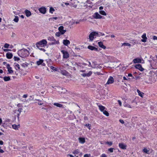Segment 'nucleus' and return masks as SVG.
<instances>
[{"label":"nucleus","mask_w":157,"mask_h":157,"mask_svg":"<svg viewBox=\"0 0 157 157\" xmlns=\"http://www.w3.org/2000/svg\"><path fill=\"white\" fill-rule=\"evenodd\" d=\"M19 56L22 58L28 56L29 54V51L26 49L23 48L19 50L17 52Z\"/></svg>","instance_id":"nucleus-1"},{"label":"nucleus","mask_w":157,"mask_h":157,"mask_svg":"<svg viewBox=\"0 0 157 157\" xmlns=\"http://www.w3.org/2000/svg\"><path fill=\"white\" fill-rule=\"evenodd\" d=\"M47 41L45 40H43L36 43V45L37 48L44 47L47 44Z\"/></svg>","instance_id":"nucleus-2"},{"label":"nucleus","mask_w":157,"mask_h":157,"mask_svg":"<svg viewBox=\"0 0 157 157\" xmlns=\"http://www.w3.org/2000/svg\"><path fill=\"white\" fill-rule=\"evenodd\" d=\"M61 52L63 54V57L64 59H67L69 56V54L67 51L63 50L61 51Z\"/></svg>","instance_id":"nucleus-3"},{"label":"nucleus","mask_w":157,"mask_h":157,"mask_svg":"<svg viewBox=\"0 0 157 157\" xmlns=\"http://www.w3.org/2000/svg\"><path fill=\"white\" fill-rule=\"evenodd\" d=\"M87 48L89 49L90 50H91L92 51L94 50L96 51H99L98 47L97 48H96L94 46H93L91 45L88 46L87 47Z\"/></svg>","instance_id":"nucleus-4"},{"label":"nucleus","mask_w":157,"mask_h":157,"mask_svg":"<svg viewBox=\"0 0 157 157\" xmlns=\"http://www.w3.org/2000/svg\"><path fill=\"white\" fill-rule=\"evenodd\" d=\"M39 10L40 13L44 14L46 13V9L45 7L42 6L39 9Z\"/></svg>","instance_id":"nucleus-5"},{"label":"nucleus","mask_w":157,"mask_h":157,"mask_svg":"<svg viewBox=\"0 0 157 157\" xmlns=\"http://www.w3.org/2000/svg\"><path fill=\"white\" fill-rule=\"evenodd\" d=\"M119 146L120 148L122 149L125 150L126 149L127 145L123 143H119Z\"/></svg>","instance_id":"nucleus-6"},{"label":"nucleus","mask_w":157,"mask_h":157,"mask_svg":"<svg viewBox=\"0 0 157 157\" xmlns=\"http://www.w3.org/2000/svg\"><path fill=\"white\" fill-rule=\"evenodd\" d=\"M63 27L62 26H61L59 27L58 30L61 33V34H63L66 31V30H63Z\"/></svg>","instance_id":"nucleus-7"},{"label":"nucleus","mask_w":157,"mask_h":157,"mask_svg":"<svg viewBox=\"0 0 157 157\" xmlns=\"http://www.w3.org/2000/svg\"><path fill=\"white\" fill-rule=\"evenodd\" d=\"M95 36L94 32H93L90 33L89 36V39L90 41H92L93 40L94 38V36Z\"/></svg>","instance_id":"nucleus-8"},{"label":"nucleus","mask_w":157,"mask_h":157,"mask_svg":"<svg viewBox=\"0 0 157 157\" xmlns=\"http://www.w3.org/2000/svg\"><path fill=\"white\" fill-rule=\"evenodd\" d=\"M93 17L95 19H100L102 17L97 12L94 13L93 15Z\"/></svg>","instance_id":"nucleus-9"},{"label":"nucleus","mask_w":157,"mask_h":157,"mask_svg":"<svg viewBox=\"0 0 157 157\" xmlns=\"http://www.w3.org/2000/svg\"><path fill=\"white\" fill-rule=\"evenodd\" d=\"M114 82V79L112 76H110L106 84H109L113 83Z\"/></svg>","instance_id":"nucleus-10"},{"label":"nucleus","mask_w":157,"mask_h":157,"mask_svg":"<svg viewBox=\"0 0 157 157\" xmlns=\"http://www.w3.org/2000/svg\"><path fill=\"white\" fill-rule=\"evenodd\" d=\"M92 74V72L91 71H90L88 73H83L81 74V75L83 77H89Z\"/></svg>","instance_id":"nucleus-11"},{"label":"nucleus","mask_w":157,"mask_h":157,"mask_svg":"<svg viewBox=\"0 0 157 157\" xmlns=\"http://www.w3.org/2000/svg\"><path fill=\"white\" fill-rule=\"evenodd\" d=\"M135 67L141 71H143L144 70V68L142 67V65L140 64L136 65Z\"/></svg>","instance_id":"nucleus-12"},{"label":"nucleus","mask_w":157,"mask_h":157,"mask_svg":"<svg viewBox=\"0 0 157 157\" xmlns=\"http://www.w3.org/2000/svg\"><path fill=\"white\" fill-rule=\"evenodd\" d=\"M146 36V35L145 33H144L143 35L141 37L143 39L141 40V41L143 42H146L147 38Z\"/></svg>","instance_id":"nucleus-13"},{"label":"nucleus","mask_w":157,"mask_h":157,"mask_svg":"<svg viewBox=\"0 0 157 157\" xmlns=\"http://www.w3.org/2000/svg\"><path fill=\"white\" fill-rule=\"evenodd\" d=\"M6 57L7 59H11L12 58L13 55L12 53L8 52L6 54Z\"/></svg>","instance_id":"nucleus-14"},{"label":"nucleus","mask_w":157,"mask_h":157,"mask_svg":"<svg viewBox=\"0 0 157 157\" xmlns=\"http://www.w3.org/2000/svg\"><path fill=\"white\" fill-rule=\"evenodd\" d=\"M79 142L82 144H83L85 142V139L84 138L79 137L78 138Z\"/></svg>","instance_id":"nucleus-15"},{"label":"nucleus","mask_w":157,"mask_h":157,"mask_svg":"<svg viewBox=\"0 0 157 157\" xmlns=\"http://www.w3.org/2000/svg\"><path fill=\"white\" fill-rule=\"evenodd\" d=\"M25 14L27 17H29L31 15V13L30 11L27 10H26L25 11Z\"/></svg>","instance_id":"nucleus-16"},{"label":"nucleus","mask_w":157,"mask_h":157,"mask_svg":"<svg viewBox=\"0 0 157 157\" xmlns=\"http://www.w3.org/2000/svg\"><path fill=\"white\" fill-rule=\"evenodd\" d=\"M133 61L134 63H140L141 62V59L139 58H136L133 60Z\"/></svg>","instance_id":"nucleus-17"},{"label":"nucleus","mask_w":157,"mask_h":157,"mask_svg":"<svg viewBox=\"0 0 157 157\" xmlns=\"http://www.w3.org/2000/svg\"><path fill=\"white\" fill-rule=\"evenodd\" d=\"M63 43L64 45L67 46L70 44V41L69 40L67 39L64 40H63Z\"/></svg>","instance_id":"nucleus-18"},{"label":"nucleus","mask_w":157,"mask_h":157,"mask_svg":"<svg viewBox=\"0 0 157 157\" xmlns=\"http://www.w3.org/2000/svg\"><path fill=\"white\" fill-rule=\"evenodd\" d=\"M143 151L144 153H145L147 154H149L150 153V149L149 148L147 149L146 148H144L143 149Z\"/></svg>","instance_id":"nucleus-19"},{"label":"nucleus","mask_w":157,"mask_h":157,"mask_svg":"<svg viewBox=\"0 0 157 157\" xmlns=\"http://www.w3.org/2000/svg\"><path fill=\"white\" fill-rule=\"evenodd\" d=\"M98 44L100 47L104 49H105L106 47L103 44V43L102 42H98Z\"/></svg>","instance_id":"nucleus-20"},{"label":"nucleus","mask_w":157,"mask_h":157,"mask_svg":"<svg viewBox=\"0 0 157 157\" xmlns=\"http://www.w3.org/2000/svg\"><path fill=\"white\" fill-rule=\"evenodd\" d=\"M12 127L14 129L16 130L20 127V125L19 124L16 125L14 124L12 125Z\"/></svg>","instance_id":"nucleus-21"},{"label":"nucleus","mask_w":157,"mask_h":157,"mask_svg":"<svg viewBox=\"0 0 157 157\" xmlns=\"http://www.w3.org/2000/svg\"><path fill=\"white\" fill-rule=\"evenodd\" d=\"M53 105L59 108H62L63 107V105H62L58 103H55L53 104Z\"/></svg>","instance_id":"nucleus-22"},{"label":"nucleus","mask_w":157,"mask_h":157,"mask_svg":"<svg viewBox=\"0 0 157 157\" xmlns=\"http://www.w3.org/2000/svg\"><path fill=\"white\" fill-rule=\"evenodd\" d=\"M98 107L99 109L101 112H103V111H104L105 109V107L102 105H98Z\"/></svg>","instance_id":"nucleus-23"},{"label":"nucleus","mask_w":157,"mask_h":157,"mask_svg":"<svg viewBox=\"0 0 157 157\" xmlns=\"http://www.w3.org/2000/svg\"><path fill=\"white\" fill-rule=\"evenodd\" d=\"M44 60L42 59H40L39 60L36 62V64L38 65H39L41 64L42 63H43Z\"/></svg>","instance_id":"nucleus-24"},{"label":"nucleus","mask_w":157,"mask_h":157,"mask_svg":"<svg viewBox=\"0 0 157 157\" xmlns=\"http://www.w3.org/2000/svg\"><path fill=\"white\" fill-rule=\"evenodd\" d=\"M137 91L138 94L141 97H143V95L144 94V93L142 92H141L138 89L137 90Z\"/></svg>","instance_id":"nucleus-25"},{"label":"nucleus","mask_w":157,"mask_h":157,"mask_svg":"<svg viewBox=\"0 0 157 157\" xmlns=\"http://www.w3.org/2000/svg\"><path fill=\"white\" fill-rule=\"evenodd\" d=\"M59 44V42L58 40H54L51 43V44L52 45H54L56 44Z\"/></svg>","instance_id":"nucleus-26"},{"label":"nucleus","mask_w":157,"mask_h":157,"mask_svg":"<svg viewBox=\"0 0 157 157\" xmlns=\"http://www.w3.org/2000/svg\"><path fill=\"white\" fill-rule=\"evenodd\" d=\"M79 153V151L78 149H76L72 152L73 154H75V156H76V155L78 154Z\"/></svg>","instance_id":"nucleus-27"},{"label":"nucleus","mask_w":157,"mask_h":157,"mask_svg":"<svg viewBox=\"0 0 157 157\" xmlns=\"http://www.w3.org/2000/svg\"><path fill=\"white\" fill-rule=\"evenodd\" d=\"M3 79L5 81H7L10 80V78L9 76H5L3 78Z\"/></svg>","instance_id":"nucleus-28"},{"label":"nucleus","mask_w":157,"mask_h":157,"mask_svg":"<svg viewBox=\"0 0 157 157\" xmlns=\"http://www.w3.org/2000/svg\"><path fill=\"white\" fill-rule=\"evenodd\" d=\"M48 40L50 41H53L55 40L54 37L53 36H49L48 37Z\"/></svg>","instance_id":"nucleus-29"},{"label":"nucleus","mask_w":157,"mask_h":157,"mask_svg":"<svg viewBox=\"0 0 157 157\" xmlns=\"http://www.w3.org/2000/svg\"><path fill=\"white\" fill-rule=\"evenodd\" d=\"M95 34V36H101L100 32H94Z\"/></svg>","instance_id":"nucleus-30"},{"label":"nucleus","mask_w":157,"mask_h":157,"mask_svg":"<svg viewBox=\"0 0 157 157\" xmlns=\"http://www.w3.org/2000/svg\"><path fill=\"white\" fill-rule=\"evenodd\" d=\"M100 14L103 15H106V13L104 10H100L99 12Z\"/></svg>","instance_id":"nucleus-31"},{"label":"nucleus","mask_w":157,"mask_h":157,"mask_svg":"<svg viewBox=\"0 0 157 157\" xmlns=\"http://www.w3.org/2000/svg\"><path fill=\"white\" fill-rule=\"evenodd\" d=\"M19 20V18L17 16H16L15 17V18L14 19L13 21L16 22H17Z\"/></svg>","instance_id":"nucleus-32"},{"label":"nucleus","mask_w":157,"mask_h":157,"mask_svg":"<svg viewBox=\"0 0 157 157\" xmlns=\"http://www.w3.org/2000/svg\"><path fill=\"white\" fill-rule=\"evenodd\" d=\"M102 112H103V114L106 116H109V113L106 110H104Z\"/></svg>","instance_id":"nucleus-33"},{"label":"nucleus","mask_w":157,"mask_h":157,"mask_svg":"<svg viewBox=\"0 0 157 157\" xmlns=\"http://www.w3.org/2000/svg\"><path fill=\"white\" fill-rule=\"evenodd\" d=\"M55 10V9L53 7H51L49 9V12L52 13Z\"/></svg>","instance_id":"nucleus-34"},{"label":"nucleus","mask_w":157,"mask_h":157,"mask_svg":"<svg viewBox=\"0 0 157 157\" xmlns=\"http://www.w3.org/2000/svg\"><path fill=\"white\" fill-rule=\"evenodd\" d=\"M50 68L52 70H53L54 71H57V70H58L57 69L56 67H54L53 66H51Z\"/></svg>","instance_id":"nucleus-35"},{"label":"nucleus","mask_w":157,"mask_h":157,"mask_svg":"<svg viewBox=\"0 0 157 157\" xmlns=\"http://www.w3.org/2000/svg\"><path fill=\"white\" fill-rule=\"evenodd\" d=\"M12 68L10 67L9 68V69H8V71L9 73H13V71L12 70Z\"/></svg>","instance_id":"nucleus-36"},{"label":"nucleus","mask_w":157,"mask_h":157,"mask_svg":"<svg viewBox=\"0 0 157 157\" xmlns=\"http://www.w3.org/2000/svg\"><path fill=\"white\" fill-rule=\"evenodd\" d=\"M124 105L125 107H128L130 108H131V105L128 104H127L126 102L124 103Z\"/></svg>","instance_id":"nucleus-37"},{"label":"nucleus","mask_w":157,"mask_h":157,"mask_svg":"<svg viewBox=\"0 0 157 157\" xmlns=\"http://www.w3.org/2000/svg\"><path fill=\"white\" fill-rule=\"evenodd\" d=\"M15 68L17 70L19 69H20L19 65L17 63L15 65Z\"/></svg>","instance_id":"nucleus-38"},{"label":"nucleus","mask_w":157,"mask_h":157,"mask_svg":"<svg viewBox=\"0 0 157 157\" xmlns=\"http://www.w3.org/2000/svg\"><path fill=\"white\" fill-rule=\"evenodd\" d=\"M122 45L124 46H131V44H130L128 43H124L122 44Z\"/></svg>","instance_id":"nucleus-39"},{"label":"nucleus","mask_w":157,"mask_h":157,"mask_svg":"<svg viewBox=\"0 0 157 157\" xmlns=\"http://www.w3.org/2000/svg\"><path fill=\"white\" fill-rule=\"evenodd\" d=\"M10 46V44L7 43H5L4 45V47L5 48H8Z\"/></svg>","instance_id":"nucleus-40"},{"label":"nucleus","mask_w":157,"mask_h":157,"mask_svg":"<svg viewBox=\"0 0 157 157\" xmlns=\"http://www.w3.org/2000/svg\"><path fill=\"white\" fill-rule=\"evenodd\" d=\"M56 36H57L59 37L61 35H62L61 33L60 32H56Z\"/></svg>","instance_id":"nucleus-41"},{"label":"nucleus","mask_w":157,"mask_h":157,"mask_svg":"<svg viewBox=\"0 0 157 157\" xmlns=\"http://www.w3.org/2000/svg\"><path fill=\"white\" fill-rule=\"evenodd\" d=\"M13 59H14V61H18L20 60V59L19 57H17L15 56H14Z\"/></svg>","instance_id":"nucleus-42"},{"label":"nucleus","mask_w":157,"mask_h":157,"mask_svg":"<svg viewBox=\"0 0 157 157\" xmlns=\"http://www.w3.org/2000/svg\"><path fill=\"white\" fill-rule=\"evenodd\" d=\"M106 144H108L109 146H111L113 144L112 142H106Z\"/></svg>","instance_id":"nucleus-43"},{"label":"nucleus","mask_w":157,"mask_h":157,"mask_svg":"<svg viewBox=\"0 0 157 157\" xmlns=\"http://www.w3.org/2000/svg\"><path fill=\"white\" fill-rule=\"evenodd\" d=\"M58 19V18L57 17H51L49 19V20L50 21V20H53V19H55V20H57V19Z\"/></svg>","instance_id":"nucleus-44"},{"label":"nucleus","mask_w":157,"mask_h":157,"mask_svg":"<svg viewBox=\"0 0 157 157\" xmlns=\"http://www.w3.org/2000/svg\"><path fill=\"white\" fill-rule=\"evenodd\" d=\"M37 48L40 50L41 51H42L44 52H45L46 51L45 50L44 48H42L41 47H39V48Z\"/></svg>","instance_id":"nucleus-45"},{"label":"nucleus","mask_w":157,"mask_h":157,"mask_svg":"<svg viewBox=\"0 0 157 157\" xmlns=\"http://www.w3.org/2000/svg\"><path fill=\"white\" fill-rule=\"evenodd\" d=\"M114 148H110L108 149V151L110 152H113V151Z\"/></svg>","instance_id":"nucleus-46"},{"label":"nucleus","mask_w":157,"mask_h":157,"mask_svg":"<svg viewBox=\"0 0 157 157\" xmlns=\"http://www.w3.org/2000/svg\"><path fill=\"white\" fill-rule=\"evenodd\" d=\"M87 62H88V63L89 64V65H88V66L89 67H92V68H94V67H93V66H92L91 65V63H90V62L87 61Z\"/></svg>","instance_id":"nucleus-47"},{"label":"nucleus","mask_w":157,"mask_h":157,"mask_svg":"<svg viewBox=\"0 0 157 157\" xmlns=\"http://www.w3.org/2000/svg\"><path fill=\"white\" fill-rule=\"evenodd\" d=\"M90 154H86L84 155V157H90Z\"/></svg>","instance_id":"nucleus-48"},{"label":"nucleus","mask_w":157,"mask_h":157,"mask_svg":"<svg viewBox=\"0 0 157 157\" xmlns=\"http://www.w3.org/2000/svg\"><path fill=\"white\" fill-rule=\"evenodd\" d=\"M62 90H63V91H62L61 92V93H65L66 91H67V90H66L65 88H62Z\"/></svg>","instance_id":"nucleus-49"},{"label":"nucleus","mask_w":157,"mask_h":157,"mask_svg":"<svg viewBox=\"0 0 157 157\" xmlns=\"http://www.w3.org/2000/svg\"><path fill=\"white\" fill-rule=\"evenodd\" d=\"M85 126H88V128H89V129L90 130V124H86V125H85Z\"/></svg>","instance_id":"nucleus-50"},{"label":"nucleus","mask_w":157,"mask_h":157,"mask_svg":"<svg viewBox=\"0 0 157 157\" xmlns=\"http://www.w3.org/2000/svg\"><path fill=\"white\" fill-rule=\"evenodd\" d=\"M128 76L129 77H131L132 78V79H133L134 78V77L132 76V74L131 73H129L128 75Z\"/></svg>","instance_id":"nucleus-51"},{"label":"nucleus","mask_w":157,"mask_h":157,"mask_svg":"<svg viewBox=\"0 0 157 157\" xmlns=\"http://www.w3.org/2000/svg\"><path fill=\"white\" fill-rule=\"evenodd\" d=\"M153 39L155 40H157V37L155 36H152Z\"/></svg>","instance_id":"nucleus-52"},{"label":"nucleus","mask_w":157,"mask_h":157,"mask_svg":"<svg viewBox=\"0 0 157 157\" xmlns=\"http://www.w3.org/2000/svg\"><path fill=\"white\" fill-rule=\"evenodd\" d=\"M118 102L120 106H121L122 105V103H121V101L120 100H118Z\"/></svg>","instance_id":"nucleus-53"},{"label":"nucleus","mask_w":157,"mask_h":157,"mask_svg":"<svg viewBox=\"0 0 157 157\" xmlns=\"http://www.w3.org/2000/svg\"><path fill=\"white\" fill-rule=\"evenodd\" d=\"M3 51L5 52H6L9 51H11V50L9 49H3Z\"/></svg>","instance_id":"nucleus-54"},{"label":"nucleus","mask_w":157,"mask_h":157,"mask_svg":"<svg viewBox=\"0 0 157 157\" xmlns=\"http://www.w3.org/2000/svg\"><path fill=\"white\" fill-rule=\"evenodd\" d=\"M67 113H68V114H71L72 113V112L70 110H68L67 111Z\"/></svg>","instance_id":"nucleus-55"},{"label":"nucleus","mask_w":157,"mask_h":157,"mask_svg":"<svg viewBox=\"0 0 157 157\" xmlns=\"http://www.w3.org/2000/svg\"><path fill=\"white\" fill-rule=\"evenodd\" d=\"M119 121L122 124H124V122L122 120L120 119L119 120Z\"/></svg>","instance_id":"nucleus-56"},{"label":"nucleus","mask_w":157,"mask_h":157,"mask_svg":"<svg viewBox=\"0 0 157 157\" xmlns=\"http://www.w3.org/2000/svg\"><path fill=\"white\" fill-rule=\"evenodd\" d=\"M22 108H19L18 110V111L19 112V114L22 111Z\"/></svg>","instance_id":"nucleus-57"},{"label":"nucleus","mask_w":157,"mask_h":157,"mask_svg":"<svg viewBox=\"0 0 157 157\" xmlns=\"http://www.w3.org/2000/svg\"><path fill=\"white\" fill-rule=\"evenodd\" d=\"M6 67L8 69H9V68L11 67H10V65L9 64H7L6 65Z\"/></svg>","instance_id":"nucleus-58"},{"label":"nucleus","mask_w":157,"mask_h":157,"mask_svg":"<svg viewBox=\"0 0 157 157\" xmlns=\"http://www.w3.org/2000/svg\"><path fill=\"white\" fill-rule=\"evenodd\" d=\"M103 9V7L102 6H101L99 7V9L100 10H101Z\"/></svg>","instance_id":"nucleus-59"},{"label":"nucleus","mask_w":157,"mask_h":157,"mask_svg":"<svg viewBox=\"0 0 157 157\" xmlns=\"http://www.w3.org/2000/svg\"><path fill=\"white\" fill-rule=\"evenodd\" d=\"M101 157H107L106 155L105 154H102L101 156Z\"/></svg>","instance_id":"nucleus-60"},{"label":"nucleus","mask_w":157,"mask_h":157,"mask_svg":"<svg viewBox=\"0 0 157 157\" xmlns=\"http://www.w3.org/2000/svg\"><path fill=\"white\" fill-rule=\"evenodd\" d=\"M28 96V95L27 94H24L23 96V98H26Z\"/></svg>","instance_id":"nucleus-61"},{"label":"nucleus","mask_w":157,"mask_h":157,"mask_svg":"<svg viewBox=\"0 0 157 157\" xmlns=\"http://www.w3.org/2000/svg\"><path fill=\"white\" fill-rule=\"evenodd\" d=\"M3 144V142L2 140H0V145H2Z\"/></svg>","instance_id":"nucleus-62"},{"label":"nucleus","mask_w":157,"mask_h":157,"mask_svg":"<svg viewBox=\"0 0 157 157\" xmlns=\"http://www.w3.org/2000/svg\"><path fill=\"white\" fill-rule=\"evenodd\" d=\"M67 73V72L66 71H63V72L62 73L63 74L65 75Z\"/></svg>","instance_id":"nucleus-63"},{"label":"nucleus","mask_w":157,"mask_h":157,"mask_svg":"<svg viewBox=\"0 0 157 157\" xmlns=\"http://www.w3.org/2000/svg\"><path fill=\"white\" fill-rule=\"evenodd\" d=\"M25 65L26 66V67H27L28 66V65H27V64H25V63H23L22 64V66L23 67H25Z\"/></svg>","instance_id":"nucleus-64"}]
</instances>
